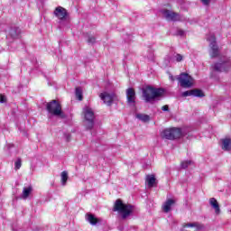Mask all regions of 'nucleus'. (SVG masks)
I'll list each match as a JSON object with an SVG mask.
<instances>
[{
  "label": "nucleus",
  "instance_id": "nucleus-1",
  "mask_svg": "<svg viewBox=\"0 0 231 231\" xmlns=\"http://www.w3.org/2000/svg\"><path fill=\"white\" fill-rule=\"evenodd\" d=\"M163 93H165L163 88H156L152 86H146L143 88V97L146 103L154 102L156 98L162 97Z\"/></svg>",
  "mask_w": 231,
  "mask_h": 231
},
{
  "label": "nucleus",
  "instance_id": "nucleus-2",
  "mask_svg": "<svg viewBox=\"0 0 231 231\" xmlns=\"http://www.w3.org/2000/svg\"><path fill=\"white\" fill-rule=\"evenodd\" d=\"M231 68V60L230 59L226 58V60H223L219 62H216L211 66V78L216 79L217 80V78H216V73H226Z\"/></svg>",
  "mask_w": 231,
  "mask_h": 231
},
{
  "label": "nucleus",
  "instance_id": "nucleus-3",
  "mask_svg": "<svg viewBox=\"0 0 231 231\" xmlns=\"http://www.w3.org/2000/svg\"><path fill=\"white\" fill-rule=\"evenodd\" d=\"M113 211L118 212V214H121L123 219H126L133 213V207L130 204H125L121 199H116Z\"/></svg>",
  "mask_w": 231,
  "mask_h": 231
},
{
  "label": "nucleus",
  "instance_id": "nucleus-4",
  "mask_svg": "<svg viewBox=\"0 0 231 231\" xmlns=\"http://www.w3.org/2000/svg\"><path fill=\"white\" fill-rule=\"evenodd\" d=\"M48 113L53 115V116H59L60 118H66V114L62 112V106L57 100H52L47 103L46 106Z\"/></svg>",
  "mask_w": 231,
  "mask_h": 231
},
{
  "label": "nucleus",
  "instance_id": "nucleus-5",
  "mask_svg": "<svg viewBox=\"0 0 231 231\" xmlns=\"http://www.w3.org/2000/svg\"><path fill=\"white\" fill-rule=\"evenodd\" d=\"M83 116L86 122V128L91 131L95 127V111H93V108L86 106L83 108Z\"/></svg>",
  "mask_w": 231,
  "mask_h": 231
},
{
  "label": "nucleus",
  "instance_id": "nucleus-6",
  "mask_svg": "<svg viewBox=\"0 0 231 231\" xmlns=\"http://www.w3.org/2000/svg\"><path fill=\"white\" fill-rule=\"evenodd\" d=\"M162 138L165 140H176L183 136V133L180 128H166L161 134Z\"/></svg>",
  "mask_w": 231,
  "mask_h": 231
},
{
  "label": "nucleus",
  "instance_id": "nucleus-7",
  "mask_svg": "<svg viewBox=\"0 0 231 231\" xmlns=\"http://www.w3.org/2000/svg\"><path fill=\"white\" fill-rule=\"evenodd\" d=\"M177 80L180 88H189L194 84V79L190 77L188 73H181L177 76Z\"/></svg>",
  "mask_w": 231,
  "mask_h": 231
},
{
  "label": "nucleus",
  "instance_id": "nucleus-8",
  "mask_svg": "<svg viewBox=\"0 0 231 231\" xmlns=\"http://www.w3.org/2000/svg\"><path fill=\"white\" fill-rule=\"evenodd\" d=\"M207 40L209 42V55L211 59H215V57H217L219 55V47H217V43L216 42V36L211 34L209 35Z\"/></svg>",
  "mask_w": 231,
  "mask_h": 231
},
{
  "label": "nucleus",
  "instance_id": "nucleus-9",
  "mask_svg": "<svg viewBox=\"0 0 231 231\" xmlns=\"http://www.w3.org/2000/svg\"><path fill=\"white\" fill-rule=\"evenodd\" d=\"M162 14L167 21H173V22L181 21V16H180V14H177L171 10L163 9L162 11Z\"/></svg>",
  "mask_w": 231,
  "mask_h": 231
},
{
  "label": "nucleus",
  "instance_id": "nucleus-10",
  "mask_svg": "<svg viewBox=\"0 0 231 231\" xmlns=\"http://www.w3.org/2000/svg\"><path fill=\"white\" fill-rule=\"evenodd\" d=\"M101 100H103L104 104L106 106H112L116 96L115 93L103 92L99 95Z\"/></svg>",
  "mask_w": 231,
  "mask_h": 231
},
{
  "label": "nucleus",
  "instance_id": "nucleus-11",
  "mask_svg": "<svg viewBox=\"0 0 231 231\" xmlns=\"http://www.w3.org/2000/svg\"><path fill=\"white\" fill-rule=\"evenodd\" d=\"M126 99L130 106H134V104H136V92L134 91V88H130L126 89Z\"/></svg>",
  "mask_w": 231,
  "mask_h": 231
},
{
  "label": "nucleus",
  "instance_id": "nucleus-12",
  "mask_svg": "<svg viewBox=\"0 0 231 231\" xmlns=\"http://www.w3.org/2000/svg\"><path fill=\"white\" fill-rule=\"evenodd\" d=\"M54 15H56V17H58V19H60V21H64V19H66V17L68 15V11L66 9H64V7H62V6H58L54 10Z\"/></svg>",
  "mask_w": 231,
  "mask_h": 231
},
{
  "label": "nucleus",
  "instance_id": "nucleus-13",
  "mask_svg": "<svg viewBox=\"0 0 231 231\" xmlns=\"http://www.w3.org/2000/svg\"><path fill=\"white\" fill-rule=\"evenodd\" d=\"M182 97H199V98L205 97V94H203V91L199 89H191L187 90L182 93Z\"/></svg>",
  "mask_w": 231,
  "mask_h": 231
},
{
  "label": "nucleus",
  "instance_id": "nucleus-14",
  "mask_svg": "<svg viewBox=\"0 0 231 231\" xmlns=\"http://www.w3.org/2000/svg\"><path fill=\"white\" fill-rule=\"evenodd\" d=\"M209 205L212 207V208H214L216 214H219V212H221V209L219 208V203H217L216 199H209Z\"/></svg>",
  "mask_w": 231,
  "mask_h": 231
},
{
  "label": "nucleus",
  "instance_id": "nucleus-15",
  "mask_svg": "<svg viewBox=\"0 0 231 231\" xmlns=\"http://www.w3.org/2000/svg\"><path fill=\"white\" fill-rule=\"evenodd\" d=\"M172 205H174V199H168L162 206L163 212H165L166 214L171 212Z\"/></svg>",
  "mask_w": 231,
  "mask_h": 231
},
{
  "label": "nucleus",
  "instance_id": "nucleus-16",
  "mask_svg": "<svg viewBox=\"0 0 231 231\" xmlns=\"http://www.w3.org/2000/svg\"><path fill=\"white\" fill-rule=\"evenodd\" d=\"M223 151H231V139L225 138L221 140Z\"/></svg>",
  "mask_w": 231,
  "mask_h": 231
},
{
  "label": "nucleus",
  "instance_id": "nucleus-17",
  "mask_svg": "<svg viewBox=\"0 0 231 231\" xmlns=\"http://www.w3.org/2000/svg\"><path fill=\"white\" fill-rule=\"evenodd\" d=\"M146 183L149 189H152L154 185H156V177L154 175H147L146 176Z\"/></svg>",
  "mask_w": 231,
  "mask_h": 231
},
{
  "label": "nucleus",
  "instance_id": "nucleus-18",
  "mask_svg": "<svg viewBox=\"0 0 231 231\" xmlns=\"http://www.w3.org/2000/svg\"><path fill=\"white\" fill-rule=\"evenodd\" d=\"M197 228V230H203V225L199 222L188 223L184 225V228Z\"/></svg>",
  "mask_w": 231,
  "mask_h": 231
},
{
  "label": "nucleus",
  "instance_id": "nucleus-19",
  "mask_svg": "<svg viewBox=\"0 0 231 231\" xmlns=\"http://www.w3.org/2000/svg\"><path fill=\"white\" fill-rule=\"evenodd\" d=\"M9 33L13 39H16V37L21 35V29L19 27H13L10 29Z\"/></svg>",
  "mask_w": 231,
  "mask_h": 231
},
{
  "label": "nucleus",
  "instance_id": "nucleus-20",
  "mask_svg": "<svg viewBox=\"0 0 231 231\" xmlns=\"http://www.w3.org/2000/svg\"><path fill=\"white\" fill-rule=\"evenodd\" d=\"M86 219H87V221H88V223H90V225H93V226H95V225H97V223H98V218L94 217L93 214H87Z\"/></svg>",
  "mask_w": 231,
  "mask_h": 231
},
{
  "label": "nucleus",
  "instance_id": "nucleus-21",
  "mask_svg": "<svg viewBox=\"0 0 231 231\" xmlns=\"http://www.w3.org/2000/svg\"><path fill=\"white\" fill-rule=\"evenodd\" d=\"M30 194H32V186L23 188V193H22V198L23 199H26L28 198V196H30Z\"/></svg>",
  "mask_w": 231,
  "mask_h": 231
},
{
  "label": "nucleus",
  "instance_id": "nucleus-22",
  "mask_svg": "<svg viewBox=\"0 0 231 231\" xmlns=\"http://www.w3.org/2000/svg\"><path fill=\"white\" fill-rule=\"evenodd\" d=\"M136 118L141 120V122H149V120H151V117L145 114H136Z\"/></svg>",
  "mask_w": 231,
  "mask_h": 231
},
{
  "label": "nucleus",
  "instance_id": "nucleus-23",
  "mask_svg": "<svg viewBox=\"0 0 231 231\" xmlns=\"http://www.w3.org/2000/svg\"><path fill=\"white\" fill-rule=\"evenodd\" d=\"M60 176H61V185L65 187L68 181V171H62Z\"/></svg>",
  "mask_w": 231,
  "mask_h": 231
},
{
  "label": "nucleus",
  "instance_id": "nucleus-24",
  "mask_svg": "<svg viewBox=\"0 0 231 231\" xmlns=\"http://www.w3.org/2000/svg\"><path fill=\"white\" fill-rule=\"evenodd\" d=\"M87 42L88 44H95L97 42V38L91 34L87 33Z\"/></svg>",
  "mask_w": 231,
  "mask_h": 231
},
{
  "label": "nucleus",
  "instance_id": "nucleus-25",
  "mask_svg": "<svg viewBox=\"0 0 231 231\" xmlns=\"http://www.w3.org/2000/svg\"><path fill=\"white\" fill-rule=\"evenodd\" d=\"M75 95L78 100H82V88L80 87L76 88Z\"/></svg>",
  "mask_w": 231,
  "mask_h": 231
},
{
  "label": "nucleus",
  "instance_id": "nucleus-26",
  "mask_svg": "<svg viewBox=\"0 0 231 231\" xmlns=\"http://www.w3.org/2000/svg\"><path fill=\"white\" fill-rule=\"evenodd\" d=\"M189 165H192V161H183L180 163L181 169H188L189 167Z\"/></svg>",
  "mask_w": 231,
  "mask_h": 231
},
{
  "label": "nucleus",
  "instance_id": "nucleus-27",
  "mask_svg": "<svg viewBox=\"0 0 231 231\" xmlns=\"http://www.w3.org/2000/svg\"><path fill=\"white\" fill-rule=\"evenodd\" d=\"M23 165L21 159H17L16 162H14V169L16 171H19L21 169V166Z\"/></svg>",
  "mask_w": 231,
  "mask_h": 231
},
{
  "label": "nucleus",
  "instance_id": "nucleus-28",
  "mask_svg": "<svg viewBox=\"0 0 231 231\" xmlns=\"http://www.w3.org/2000/svg\"><path fill=\"white\" fill-rule=\"evenodd\" d=\"M175 59H176L177 62H181V60H183V56L181 54H177L175 56Z\"/></svg>",
  "mask_w": 231,
  "mask_h": 231
},
{
  "label": "nucleus",
  "instance_id": "nucleus-29",
  "mask_svg": "<svg viewBox=\"0 0 231 231\" xmlns=\"http://www.w3.org/2000/svg\"><path fill=\"white\" fill-rule=\"evenodd\" d=\"M177 35H179L180 37H183V35H185V31L179 29L177 31Z\"/></svg>",
  "mask_w": 231,
  "mask_h": 231
},
{
  "label": "nucleus",
  "instance_id": "nucleus-30",
  "mask_svg": "<svg viewBox=\"0 0 231 231\" xmlns=\"http://www.w3.org/2000/svg\"><path fill=\"white\" fill-rule=\"evenodd\" d=\"M205 6H208L210 5V0H200Z\"/></svg>",
  "mask_w": 231,
  "mask_h": 231
},
{
  "label": "nucleus",
  "instance_id": "nucleus-31",
  "mask_svg": "<svg viewBox=\"0 0 231 231\" xmlns=\"http://www.w3.org/2000/svg\"><path fill=\"white\" fill-rule=\"evenodd\" d=\"M0 103L5 104V96L0 95Z\"/></svg>",
  "mask_w": 231,
  "mask_h": 231
},
{
  "label": "nucleus",
  "instance_id": "nucleus-32",
  "mask_svg": "<svg viewBox=\"0 0 231 231\" xmlns=\"http://www.w3.org/2000/svg\"><path fill=\"white\" fill-rule=\"evenodd\" d=\"M162 109L163 111H169V106H168V105H165V106H163L162 107Z\"/></svg>",
  "mask_w": 231,
  "mask_h": 231
},
{
  "label": "nucleus",
  "instance_id": "nucleus-33",
  "mask_svg": "<svg viewBox=\"0 0 231 231\" xmlns=\"http://www.w3.org/2000/svg\"><path fill=\"white\" fill-rule=\"evenodd\" d=\"M170 80H171V82H174V76H172V74H170Z\"/></svg>",
  "mask_w": 231,
  "mask_h": 231
}]
</instances>
